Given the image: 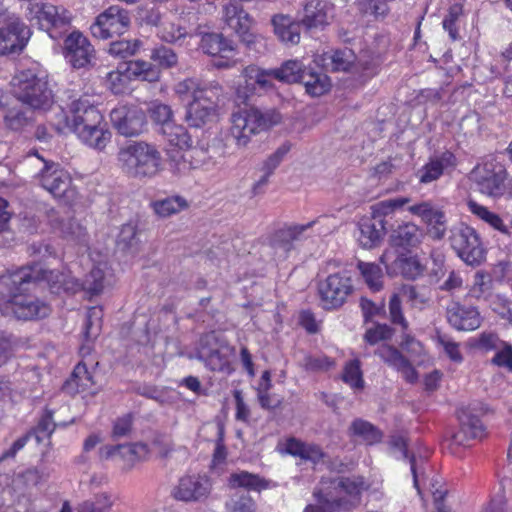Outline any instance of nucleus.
<instances>
[{
    "label": "nucleus",
    "mask_w": 512,
    "mask_h": 512,
    "mask_svg": "<svg viewBox=\"0 0 512 512\" xmlns=\"http://www.w3.org/2000/svg\"><path fill=\"white\" fill-rule=\"evenodd\" d=\"M394 265L401 272V274L408 279H415L423 272L422 265L414 256L401 254L394 260Z\"/></svg>",
    "instance_id": "49"
},
{
    "label": "nucleus",
    "mask_w": 512,
    "mask_h": 512,
    "mask_svg": "<svg viewBox=\"0 0 512 512\" xmlns=\"http://www.w3.org/2000/svg\"><path fill=\"white\" fill-rule=\"evenodd\" d=\"M450 245L459 258L467 265L478 266L485 259V249L479 235L465 224H459L450 231Z\"/></svg>",
    "instance_id": "10"
},
{
    "label": "nucleus",
    "mask_w": 512,
    "mask_h": 512,
    "mask_svg": "<svg viewBox=\"0 0 512 512\" xmlns=\"http://www.w3.org/2000/svg\"><path fill=\"white\" fill-rule=\"evenodd\" d=\"M37 13L41 26L47 30L65 28L71 19L67 9L51 3H42Z\"/></svg>",
    "instance_id": "28"
},
{
    "label": "nucleus",
    "mask_w": 512,
    "mask_h": 512,
    "mask_svg": "<svg viewBox=\"0 0 512 512\" xmlns=\"http://www.w3.org/2000/svg\"><path fill=\"white\" fill-rule=\"evenodd\" d=\"M476 189L487 196L498 197L505 191L506 171L498 163L485 162L477 165L471 172Z\"/></svg>",
    "instance_id": "16"
},
{
    "label": "nucleus",
    "mask_w": 512,
    "mask_h": 512,
    "mask_svg": "<svg viewBox=\"0 0 512 512\" xmlns=\"http://www.w3.org/2000/svg\"><path fill=\"white\" fill-rule=\"evenodd\" d=\"M70 112L73 118L72 130L75 134L82 131V129L94 128L96 125L103 123V116L98 108L86 98L73 101Z\"/></svg>",
    "instance_id": "22"
},
{
    "label": "nucleus",
    "mask_w": 512,
    "mask_h": 512,
    "mask_svg": "<svg viewBox=\"0 0 512 512\" xmlns=\"http://www.w3.org/2000/svg\"><path fill=\"white\" fill-rule=\"evenodd\" d=\"M349 431L368 445L379 443L382 439V433L376 426L360 418L351 423Z\"/></svg>",
    "instance_id": "41"
},
{
    "label": "nucleus",
    "mask_w": 512,
    "mask_h": 512,
    "mask_svg": "<svg viewBox=\"0 0 512 512\" xmlns=\"http://www.w3.org/2000/svg\"><path fill=\"white\" fill-rule=\"evenodd\" d=\"M48 476L49 473L45 469L38 467L28 468L17 474L12 485L8 484L6 475L0 476V512H16L15 506L20 505L26 499L25 493L21 491L22 487L37 486Z\"/></svg>",
    "instance_id": "8"
},
{
    "label": "nucleus",
    "mask_w": 512,
    "mask_h": 512,
    "mask_svg": "<svg viewBox=\"0 0 512 512\" xmlns=\"http://www.w3.org/2000/svg\"><path fill=\"white\" fill-rule=\"evenodd\" d=\"M16 98L33 110H48L54 96L46 80V75L38 68L18 71L11 80Z\"/></svg>",
    "instance_id": "4"
},
{
    "label": "nucleus",
    "mask_w": 512,
    "mask_h": 512,
    "mask_svg": "<svg viewBox=\"0 0 512 512\" xmlns=\"http://www.w3.org/2000/svg\"><path fill=\"white\" fill-rule=\"evenodd\" d=\"M131 23L129 12L112 5L100 13L90 27L95 38L106 40L124 34Z\"/></svg>",
    "instance_id": "14"
},
{
    "label": "nucleus",
    "mask_w": 512,
    "mask_h": 512,
    "mask_svg": "<svg viewBox=\"0 0 512 512\" xmlns=\"http://www.w3.org/2000/svg\"><path fill=\"white\" fill-rule=\"evenodd\" d=\"M357 267L364 278L365 283L372 291H380L383 287V272L375 263L359 261Z\"/></svg>",
    "instance_id": "43"
},
{
    "label": "nucleus",
    "mask_w": 512,
    "mask_h": 512,
    "mask_svg": "<svg viewBox=\"0 0 512 512\" xmlns=\"http://www.w3.org/2000/svg\"><path fill=\"white\" fill-rule=\"evenodd\" d=\"M455 157L451 152H444L439 158L431 159L418 172L420 183L428 184L437 180L446 167L454 165Z\"/></svg>",
    "instance_id": "31"
},
{
    "label": "nucleus",
    "mask_w": 512,
    "mask_h": 512,
    "mask_svg": "<svg viewBox=\"0 0 512 512\" xmlns=\"http://www.w3.org/2000/svg\"><path fill=\"white\" fill-rule=\"evenodd\" d=\"M141 41L138 39L134 40H118L111 42L109 45L108 52L110 55L120 59H126L134 56L141 47Z\"/></svg>",
    "instance_id": "50"
},
{
    "label": "nucleus",
    "mask_w": 512,
    "mask_h": 512,
    "mask_svg": "<svg viewBox=\"0 0 512 512\" xmlns=\"http://www.w3.org/2000/svg\"><path fill=\"white\" fill-rule=\"evenodd\" d=\"M223 87L216 81H212L210 89L192 99L188 105L185 121L190 127L200 128L213 119L218 102L223 96Z\"/></svg>",
    "instance_id": "11"
},
{
    "label": "nucleus",
    "mask_w": 512,
    "mask_h": 512,
    "mask_svg": "<svg viewBox=\"0 0 512 512\" xmlns=\"http://www.w3.org/2000/svg\"><path fill=\"white\" fill-rule=\"evenodd\" d=\"M105 127L106 124L102 123L101 125H96L94 128L82 129V131L76 133V135L86 145L98 150H103L111 139V133Z\"/></svg>",
    "instance_id": "35"
},
{
    "label": "nucleus",
    "mask_w": 512,
    "mask_h": 512,
    "mask_svg": "<svg viewBox=\"0 0 512 512\" xmlns=\"http://www.w3.org/2000/svg\"><path fill=\"white\" fill-rule=\"evenodd\" d=\"M75 384L77 389L86 390L93 384V376L88 371L85 364L79 363L75 366L71 379L67 381V385Z\"/></svg>",
    "instance_id": "60"
},
{
    "label": "nucleus",
    "mask_w": 512,
    "mask_h": 512,
    "mask_svg": "<svg viewBox=\"0 0 512 512\" xmlns=\"http://www.w3.org/2000/svg\"><path fill=\"white\" fill-rule=\"evenodd\" d=\"M333 71H349L355 63L356 56L351 49L336 50L329 56Z\"/></svg>",
    "instance_id": "54"
},
{
    "label": "nucleus",
    "mask_w": 512,
    "mask_h": 512,
    "mask_svg": "<svg viewBox=\"0 0 512 512\" xmlns=\"http://www.w3.org/2000/svg\"><path fill=\"white\" fill-rule=\"evenodd\" d=\"M389 315L391 322L395 325H399L403 332L408 330L409 323L404 317L401 299L398 294H393L389 300Z\"/></svg>",
    "instance_id": "62"
},
{
    "label": "nucleus",
    "mask_w": 512,
    "mask_h": 512,
    "mask_svg": "<svg viewBox=\"0 0 512 512\" xmlns=\"http://www.w3.org/2000/svg\"><path fill=\"white\" fill-rule=\"evenodd\" d=\"M151 120L163 128V126L173 122V111L167 104L154 102L149 108Z\"/></svg>",
    "instance_id": "57"
},
{
    "label": "nucleus",
    "mask_w": 512,
    "mask_h": 512,
    "mask_svg": "<svg viewBox=\"0 0 512 512\" xmlns=\"http://www.w3.org/2000/svg\"><path fill=\"white\" fill-rule=\"evenodd\" d=\"M211 489V481L206 475H186L179 479L172 496L183 502H202L209 497Z\"/></svg>",
    "instance_id": "18"
},
{
    "label": "nucleus",
    "mask_w": 512,
    "mask_h": 512,
    "mask_svg": "<svg viewBox=\"0 0 512 512\" xmlns=\"http://www.w3.org/2000/svg\"><path fill=\"white\" fill-rule=\"evenodd\" d=\"M118 161L122 171L129 177L150 179L160 171L161 153L153 144L130 141L119 149Z\"/></svg>",
    "instance_id": "2"
},
{
    "label": "nucleus",
    "mask_w": 512,
    "mask_h": 512,
    "mask_svg": "<svg viewBox=\"0 0 512 512\" xmlns=\"http://www.w3.org/2000/svg\"><path fill=\"white\" fill-rule=\"evenodd\" d=\"M60 231L64 238L79 244L87 242L86 228L76 219L70 218L60 223Z\"/></svg>",
    "instance_id": "46"
},
{
    "label": "nucleus",
    "mask_w": 512,
    "mask_h": 512,
    "mask_svg": "<svg viewBox=\"0 0 512 512\" xmlns=\"http://www.w3.org/2000/svg\"><path fill=\"white\" fill-rule=\"evenodd\" d=\"M23 165L37 179L39 185L54 197L66 201L75 198L76 191L72 186V178L58 163L45 160L33 151L25 156Z\"/></svg>",
    "instance_id": "1"
},
{
    "label": "nucleus",
    "mask_w": 512,
    "mask_h": 512,
    "mask_svg": "<svg viewBox=\"0 0 512 512\" xmlns=\"http://www.w3.org/2000/svg\"><path fill=\"white\" fill-rule=\"evenodd\" d=\"M407 210L421 218L427 225V231L434 240H441L447 231V219L445 213L434 206L430 201H421L408 206Z\"/></svg>",
    "instance_id": "19"
},
{
    "label": "nucleus",
    "mask_w": 512,
    "mask_h": 512,
    "mask_svg": "<svg viewBox=\"0 0 512 512\" xmlns=\"http://www.w3.org/2000/svg\"><path fill=\"white\" fill-rule=\"evenodd\" d=\"M468 207L471 213L482 219L483 221L490 224L493 228L506 233L507 228L504 225L502 219L495 213L489 211L486 207L478 204L473 200L468 201Z\"/></svg>",
    "instance_id": "51"
},
{
    "label": "nucleus",
    "mask_w": 512,
    "mask_h": 512,
    "mask_svg": "<svg viewBox=\"0 0 512 512\" xmlns=\"http://www.w3.org/2000/svg\"><path fill=\"white\" fill-rule=\"evenodd\" d=\"M401 293L412 308L420 311L425 309L431 300V289L424 285H404Z\"/></svg>",
    "instance_id": "37"
},
{
    "label": "nucleus",
    "mask_w": 512,
    "mask_h": 512,
    "mask_svg": "<svg viewBox=\"0 0 512 512\" xmlns=\"http://www.w3.org/2000/svg\"><path fill=\"white\" fill-rule=\"evenodd\" d=\"M300 83L304 85L306 92L313 97L323 95L329 91L331 86L330 79L326 74L314 71L311 68H306Z\"/></svg>",
    "instance_id": "34"
},
{
    "label": "nucleus",
    "mask_w": 512,
    "mask_h": 512,
    "mask_svg": "<svg viewBox=\"0 0 512 512\" xmlns=\"http://www.w3.org/2000/svg\"><path fill=\"white\" fill-rule=\"evenodd\" d=\"M11 282L18 290H31L41 282H46L52 294H75L79 292L78 279L69 273L45 270L40 265L22 267L10 274Z\"/></svg>",
    "instance_id": "3"
},
{
    "label": "nucleus",
    "mask_w": 512,
    "mask_h": 512,
    "mask_svg": "<svg viewBox=\"0 0 512 512\" xmlns=\"http://www.w3.org/2000/svg\"><path fill=\"white\" fill-rule=\"evenodd\" d=\"M332 5L326 0H309L303 7L300 21L306 30L323 28L329 24Z\"/></svg>",
    "instance_id": "24"
},
{
    "label": "nucleus",
    "mask_w": 512,
    "mask_h": 512,
    "mask_svg": "<svg viewBox=\"0 0 512 512\" xmlns=\"http://www.w3.org/2000/svg\"><path fill=\"white\" fill-rule=\"evenodd\" d=\"M152 207L160 217H169L187 207V202L185 199L176 196L155 201L152 203Z\"/></svg>",
    "instance_id": "48"
},
{
    "label": "nucleus",
    "mask_w": 512,
    "mask_h": 512,
    "mask_svg": "<svg viewBox=\"0 0 512 512\" xmlns=\"http://www.w3.org/2000/svg\"><path fill=\"white\" fill-rule=\"evenodd\" d=\"M55 424L53 422L52 414L50 412L45 413L39 420L37 426L28 432L30 437L34 438L37 443L42 442L44 439L50 437L54 431Z\"/></svg>",
    "instance_id": "58"
},
{
    "label": "nucleus",
    "mask_w": 512,
    "mask_h": 512,
    "mask_svg": "<svg viewBox=\"0 0 512 512\" xmlns=\"http://www.w3.org/2000/svg\"><path fill=\"white\" fill-rule=\"evenodd\" d=\"M420 228L412 222H404L392 230L390 244L393 247L408 250L421 242Z\"/></svg>",
    "instance_id": "29"
},
{
    "label": "nucleus",
    "mask_w": 512,
    "mask_h": 512,
    "mask_svg": "<svg viewBox=\"0 0 512 512\" xmlns=\"http://www.w3.org/2000/svg\"><path fill=\"white\" fill-rule=\"evenodd\" d=\"M30 35V29L18 17L0 13V55L20 53Z\"/></svg>",
    "instance_id": "12"
},
{
    "label": "nucleus",
    "mask_w": 512,
    "mask_h": 512,
    "mask_svg": "<svg viewBox=\"0 0 512 512\" xmlns=\"http://www.w3.org/2000/svg\"><path fill=\"white\" fill-rule=\"evenodd\" d=\"M342 379L354 389H361L364 386L360 361L357 359L349 361L343 371Z\"/></svg>",
    "instance_id": "56"
},
{
    "label": "nucleus",
    "mask_w": 512,
    "mask_h": 512,
    "mask_svg": "<svg viewBox=\"0 0 512 512\" xmlns=\"http://www.w3.org/2000/svg\"><path fill=\"white\" fill-rule=\"evenodd\" d=\"M110 121L116 131L125 137H135L146 130L145 112L136 106H118L110 112Z\"/></svg>",
    "instance_id": "17"
},
{
    "label": "nucleus",
    "mask_w": 512,
    "mask_h": 512,
    "mask_svg": "<svg viewBox=\"0 0 512 512\" xmlns=\"http://www.w3.org/2000/svg\"><path fill=\"white\" fill-rule=\"evenodd\" d=\"M138 243L137 231L133 225H123L117 238V246L123 251H132Z\"/></svg>",
    "instance_id": "61"
},
{
    "label": "nucleus",
    "mask_w": 512,
    "mask_h": 512,
    "mask_svg": "<svg viewBox=\"0 0 512 512\" xmlns=\"http://www.w3.org/2000/svg\"><path fill=\"white\" fill-rule=\"evenodd\" d=\"M223 20L225 24L238 34L243 41L251 42L249 33L252 26V18L243 10L242 6L230 2L223 7Z\"/></svg>",
    "instance_id": "25"
},
{
    "label": "nucleus",
    "mask_w": 512,
    "mask_h": 512,
    "mask_svg": "<svg viewBox=\"0 0 512 512\" xmlns=\"http://www.w3.org/2000/svg\"><path fill=\"white\" fill-rule=\"evenodd\" d=\"M361 485L350 478L338 477L331 481L328 491L314 493L321 507L308 506L304 512H349L361 503Z\"/></svg>",
    "instance_id": "5"
},
{
    "label": "nucleus",
    "mask_w": 512,
    "mask_h": 512,
    "mask_svg": "<svg viewBox=\"0 0 512 512\" xmlns=\"http://www.w3.org/2000/svg\"><path fill=\"white\" fill-rule=\"evenodd\" d=\"M460 425L467 430L470 438L481 439L484 436V426L478 416L470 408H462L457 412Z\"/></svg>",
    "instance_id": "44"
},
{
    "label": "nucleus",
    "mask_w": 512,
    "mask_h": 512,
    "mask_svg": "<svg viewBox=\"0 0 512 512\" xmlns=\"http://www.w3.org/2000/svg\"><path fill=\"white\" fill-rule=\"evenodd\" d=\"M353 290L352 279L347 271L330 274L318 286L322 307L326 310L340 308Z\"/></svg>",
    "instance_id": "13"
},
{
    "label": "nucleus",
    "mask_w": 512,
    "mask_h": 512,
    "mask_svg": "<svg viewBox=\"0 0 512 512\" xmlns=\"http://www.w3.org/2000/svg\"><path fill=\"white\" fill-rule=\"evenodd\" d=\"M232 354L233 348L228 342L215 331H211L201 336L196 358L211 371L230 374Z\"/></svg>",
    "instance_id": "9"
},
{
    "label": "nucleus",
    "mask_w": 512,
    "mask_h": 512,
    "mask_svg": "<svg viewBox=\"0 0 512 512\" xmlns=\"http://www.w3.org/2000/svg\"><path fill=\"white\" fill-rule=\"evenodd\" d=\"M391 444L394 448L398 449L402 453L404 458L409 459L414 486L419 491V479L423 475L422 466L425 463V460L423 458L417 460L413 455L409 456L406 440L401 436L393 437Z\"/></svg>",
    "instance_id": "42"
},
{
    "label": "nucleus",
    "mask_w": 512,
    "mask_h": 512,
    "mask_svg": "<svg viewBox=\"0 0 512 512\" xmlns=\"http://www.w3.org/2000/svg\"><path fill=\"white\" fill-rule=\"evenodd\" d=\"M280 122V115L272 110L262 111L255 107L240 109L231 116L230 135L237 147H246L251 138L267 131Z\"/></svg>",
    "instance_id": "6"
},
{
    "label": "nucleus",
    "mask_w": 512,
    "mask_h": 512,
    "mask_svg": "<svg viewBox=\"0 0 512 512\" xmlns=\"http://www.w3.org/2000/svg\"><path fill=\"white\" fill-rule=\"evenodd\" d=\"M231 488H244L249 491L260 492L269 487V481L261 478L258 474L247 471L232 473L228 480Z\"/></svg>",
    "instance_id": "33"
},
{
    "label": "nucleus",
    "mask_w": 512,
    "mask_h": 512,
    "mask_svg": "<svg viewBox=\"0 0 512 512\" xmlns=\"http://www.w3.org/2000/svg\"><path fill=\"white\" fill-rule=\"evenodd\" d=\"M189 155H191L189 149L185 152L177 151L171 155L169 166L174 174L185 175L190 170L195 169L193 160Z\"/></svg>",
    "instance_id": "55"
},
{
    "label": "nucleus",
    "mask_w": 512,
    "mask_h": 512,
    "mask_svg": "<svg viewBox=\"0 0 512 512\" xmlns=\"http://www.w3.org/2000/svg\"><path fill=\"white\" fill-rule=\"evenodd\" d=\"M148 453V447L143 443L118 444V459L123 463V469L130 470L136 462Z\"/></svg>",
    "instance_id": "38"
},
{
    "label": "nucleus",
    "mask_w": 512,
    "mask_h": 512,
    "mask_svg": "<svg viewBox=\"0 0 512 512\" xmlns=\"http://www.w3.org/2000/svg\"><path fill=\"white\" fill-rule=\"evenodd\" d=\"M316 220L307 224L285 225L276 230L270 238V246L278 254L279 258L285 259L288 253L294 249V241L301 239L302 234L311 228Z\"/></svg>",
    "instance_id": "21"
},
{
    "label": "nucleus",
    "mask_w": 512,
    "mask_h": 512,
    "mask_svg": "<svg viewBox=\"0 0 512 512\" xmlns=\"http://www.w3.org/2000/svg\"><path fill=\"white\" fill-rule=\"evenodd\" d=\"M65 56L74 68L89 66L94 58V49L81 33L73 32L65 39Z\"/></svg>",
    "instance_id": "20"
},
{
    "label": "nucleus",
    "mask_w": 512,
    "mask_h": 512,
    "mask_svg": "<svg viewBox=\"0 0 512 512\" xmlns=\"http://www.w3.org/2000/svg\"><path fill=\"white\" fill-rule=\"evenodd\" d=\"M306 66L298 60H287L279 68L272 69L274 79L288 84L300 83Z\"/></svg>",
    "instance_id": "36"
},
{
    "label": "nucleus",
    "mask_w": 512,
    "mask_h": 512,
    "mask_svg": "<svg viewBox=\"0 0 512 512\" xmlns=\"http://www.w3.org/2000/svg\"><path fill=\"white\" fill-rule=\"evenodd\" d=\"M275 35L286 45H297L300 42L302 23L289 15L277 14L271 19Z\"/></svg>",
    "instance_id": "27"
},
{
    "label": "nucleus",
    "mask_w": 512,
    "mask_h": 512,
    "mask_svg": "<svg viewBox=\"0 0 512 512\" xmlns=\"http://www.w3.org/2000/svg\"><path fill=\"white\" fill-rule=\"evenodd\" d=\"M150 58L157 67L162 69H171L178 64V55L176 52L164 45L154 48Z\"/></svg>",
    "instance_id": "52"
},
{
    "label": "nucleus",
    "mask_w": 512,
    "mask_h": 512,
    "mask_svg": "<svg viewBox=\"0 0 512 512\" xmlns=\"http://www.w3.org/2000/svg\"><path fill=\"white\" fill-rule=\"evenodd\" d=\"M188 35L185 27L174 23H167L160 30L161 40L170 44H181Z\"/></svg>",
    "instance_id": "59"
},
{
    "label": "nucleus",
    "mask_w": 512,
    "mask_h": 512,
    "mask_svg": "<svg viewBox=\"0 0 512 512\" xmlns=\"http://www.w3.org/2000/svg\"><path fill=\"white\" fill-rule=\"evenodd\" d=\"M242 76H249L250 80L254 81L262 93L273 88L272 79L274 77L272 69L265 70L256 65H249L243 69Z\"/></svg>",
    "instance_id": "45"
},
{
    "label": "nucleus",
    "mask_w": 512,
    "mask_h": 512,
    "mask_svg": "<svg viewBox=\"0 0 512 512\" xmlns=\"http://www.w3.org/2000/svg\"><path fill=\"white\" fill-rule=\"evenodd\" d=\"M159 133L172 145L180 150L189 149L192 146V138L187 129L174 122L159 128Z\"/></svg>",
    "instance_id": "40"
},
{
    "label": "nucleus",
    "mask_w": 512,
    "mask_h": 512,
    "mask_svg": "<svg viewBox=\"0 0 512 512\" xmlns=\"http://www.w3.org/2000/svg\"><path fill=\"white\" fill-rule=\"evenodd\" d=\"M408 197H396L375 203L372 208V216L363 218L359 223V242L365 248L378 245L387 231V217L397 209L409 204Z\"/></svg>",
    "instance_id": "7"
},
{
    "label": "nucleus",
    "mask_w": 512,
    "mask_h": 512,
    "mask_svg": "<svg viewBox=\"0 0 512 512\" xmlns=\"http://www.w3.org/2000/svg\"><path fill=\"white\" fill-rule=\"evenodd\" d=\"M197 35L200 37L199 48L206 55L228 59L235 50L233 42L221 33L198 32Z\"/></svg>",
    "instance_id": "26"
},
{
    "label": "nucleus",
    "mask_w": 512,
    "mask_h": 512,
    "mask_svg": "<svg viewBox=\"0 0 512 512\" xmlns=\"http://www.w3.org/2000/svg\"><path fill=\"white\" fill-rule=\"evenodd\" d=\"M192 158V162L194 164V168H204L206 170L211 169L219 163V159L221 158V154L219 153L217 147L215 146H207V147H192L189 148Z\"/></svg>",
    "instance_id": "39"
},
{
    "label": "nucleus",
    "mask_w": 512,
    "mask_h": 512,
    "mask_svg": "<svg viewBox=\"0 0 512 512\" xmlns=\"http://www.w3.org/2000/svg\"><path fill=\"white\" fill-rule=\"evenodd\" d=\"M212 81L202 82L193 78H187L175 86V92L179 96L191 95L192 99L204 93L205 90L210 89Z\"/></svg>",
    "instance_id": "53"
},
{
    "label": "nucleus",
    "mask_w": 512,
    "mask_h": 512,
    "mask_svg": "<svg viewBox=\"0 0 512 512\" xmlns=\"http://www.w3.org/2000/svg\"><path fill=\"white\" fill-rule=\"evenodd\" d=\"M105 275L104 271L98 267H94L85 276L84 280H78L79 291H85L90 295H98L104 289Z\"/></svg>",
    "instance_id": "47"
},
{
    "label": "nucleus",
    "mask_w": 512,
    "mask_h": 512,
    "mask_svg": "<svg viewBox=\"0 0 512 512\" xmlns=\"http://www.w3.org/2000/svg\"><path fill=\"white\" fill-rule=\"evenodd\" d=\"M302 365L308 371H327L334 366V361L325 355H307Z\"/></svg>",
    "instance_id": "64"
},
{
    "label": "nucleus",
    "mask_w": 512,
    "mask_h": 512,
    "mask_svg": "<svg viewBox=\"0 0 512 512\" xmlns=\"http://www.w3.org/2000/svg\"><path fill=\"white\" fill-rule=\"evenodd\" d=\"M4 126L13 132H23L34 122V112L21 107L9 108L3 118Z\"/></svg>",
    "instance_id": "32"
},
{
    "label": "nucleus",
    "mask_w": 512,
    "mask_h": 512,
    "mask_svg": "<svg viewBox=\"0 0 512 512\" xmlns=\"http://www.w3.org/2000/svg\"><path fill=\"white\" fill-rule=\"evenodd\" d=\"M446 317L452 327L461 331H472L481 324L480 314L473 306L453 302L447 307Z\"/></svg>",
    "instance_id": "23"
},
{
    "label": "nucleus",
    "mask_w": 512,
    "mask_h": 512,
    "mask_svg": "<svg viewBox=\"0 0 512 512\" xmlns=\"http://www.w3.org/2000/svg\"><path fill=\"white\" fill-rule=\"evenodd\" d=\"M102 317L103 311L101 307H91L87 310L83 331L85 343L80 347L82 355L90 353V343L99 336L102 327Z\"/></svg>",
    "instance_id": "30"
},
{
    "label": "nucleus",
    "mask_w": 512,
    "mask_h": 512,
    "mask_svg": "<svg viewBox=\"0 0 512 512\" xmlns=\"http://www.w3.org/2000/svg\"><path fill=\"white\" fill-rule=\"evenodd\" d=\"M6 285L10 286L11 300L10 308L17 319L20 320H37L47 317L50 312V306L34 297L27 296L23 293L27 290H18L11 282L10 276L6 278Z\"/></svg>",
    "instance_id": "15"
},
{
    "label": "nucleus",
    "mask_w": 512,
    "mask_h": 512,
    "mask_svg": "<svg viewBox=\"0 0 512 512\" xmlns=\"http://www.w3.org/2000/svg\"><path fill=\"white\" fill-rule=\"evenodd\" d=\"M463 13L461 4H453L448 10V14L443 20V28L449 33L450 38L455 41L458 39V29L456 22Z\"/></svg>",
    "instance_id": "63"
}]
</instances>
